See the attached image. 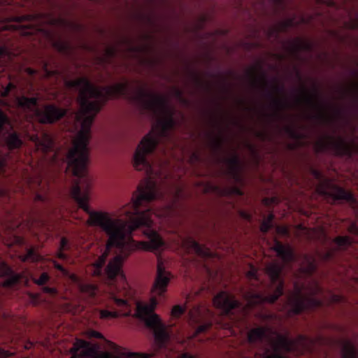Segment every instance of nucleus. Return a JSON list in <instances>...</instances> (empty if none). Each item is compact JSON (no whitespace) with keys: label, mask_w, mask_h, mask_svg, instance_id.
Here are the masks:
<instances>
[{"label":"nucleus","mask_w":358,"mask_h":358,"mask_svg":"<svg viewBox=\"0 0 358 358\" xmlns=\"http://www.w3.org/2000/svg\"><path fill=\"white\" fill-rule=\"evenodd\" d=\"M64 85L69 90L79 91L77 101L80 110L76 113V118L82 123L83 129L73 141L72 148L64 157L55 150L54 140L48 132L34 129L31 133L26 131L25 138L33 142L38 150L43 153L51 152L50 163L53 167L64 173L71 172L77 178L71 189V196L89 215L90 224L100 227L108 237L103 252L93 264L94 275H103L108 281L106 309L99 310L100 318L129 316L132 314L133 307L129 301V291L127 288L122 264L124 259L136 250L156 251L164 245L162 238L152 228V215L156 212L151 205L154 200L161 199L164 195L157 183L149 178L138 185L131 203L120 210L116 218L106 212L91 210L88 202L92 180L87 173L90 127L108 99L121 96L137 102L143 110L155 116L164 113V115L157 120L151 131L142 138L133 157V166L137 171H144L147 175H151L152 168L148 156L155 152L160 141L173 140V131L177 122L164 96L142 87L131 95L127 81L99 87L87 78L81 77L75 80L66 79Z\"/></svg>","instance_id":"nucleus-1"},{"label":"nucleus","mask_w":358,"mask_h":358,"mask_svg":"<svg viewBox=\"0 0 358 358\" xmlns=\"http://www.w3.org/2000/svg\"><path fill=\"white\" fill-rule=\"evenodd\" d=\"M250 343L255 344L268 340L271 343L272 352L266 348L261 358H288L283 352H292L299 349L310 350L315 344V339L306 335L299 334L296 339H292L288 336L278 334L268 327H259L252 329L248 334Z\"/></svg>","instance_id":"nucleus-2"},{"label":"nucleus","mask_w":358,"mask_h":358,"mask_svg":"<svg viewBox=\"0 0 358 358\" xmlns=\"http://www.w3.org/2000/svg\"><path fill=\"white\" fill-rule=\"evenodd\" d=\"M12 92H15L13 94L14 105L24 113V116L27 120L35 118L41 124H53L60 120L67 113L66 109L58 107L54 103L45 104L39 108L37 97L18 96L17 85L12 81H10L6 87L1 85L0 96L2 98H6Z\"/></svg>","instance_id":"nucleus-3"},{"label":"nucleus","mask_w":358,"mask_h":358,"mask_svg":"<svg viewBox=\"0 0 358 358\" xmlns=\"http://www.w3.org/2000/svg\"><path fill=\"white\" fill-rule=\"evenodd\" d=\"M274 250L283 262V264L278 262H272L266 266V272L270 278L271 286L274 288V290L272 293H252L249 301L251 306L266 302L273 303L284 294V282L281 277L284 264L294 262L296 260V255L292 248L285 246L280 242L275 243Z\"/></svg>","instance_id":"nucleus-4"},{"label":"nucleus","mask_w":358,"mask_h":358,"mask_svg":"<svg viewBox=\"0 0 358 358\" xmlns=\"http://www.w3.org/2000/svg\"><path fill=\"white\" fill-rule=\"evenodd\" d=\"M157 303L158 301L155 296L150 299L149 303L137 302L134 315L153 331L156 344L159 348H162L169 341L170 334L166 325L154 312Z\"/></svg>","instance_id":"nucleus-5"},{"label":"nucleus","mask_w":358,"mask_h":358,"mask_svg":"<svg viewBox=\"0 0 358 358\" xmlns=\"http://www.w3.org/2000/svg\"><path fill=\"white\" fill-rule=\"evenodd\" d=\"M23 144L20 134L14 130V126L8 115L0 109V176H5L8 151L18 149ZM5 191L0 189V196Z\"/></svg>","instance_id":"nucleus-6"},{"label":"nucleus","mask_w":358,"mask_h":358,"mask_svg":"<svg viewBox=\"0 0 358 358\" xmlns=\"http://www.w3.org/2000/svg\"><path fill=\"white\" fill-rule=\"evenodd\" d=\"M303 286L294 284V292L287 299L289 314L299 315L305 310H313L323 306L324 301L315 297L316 295L323 293V289L317 281H313L308 286V295L303 294Z\"/></svg>","instance_id":"nucleus-7"},{"label":"nucleus","mask_w":358,"mask_h":358,"mask_svg":"<svg viewBox=\"0 0 358 358\" xmlns=\"http://www.w3.org/2000/svg\"><path fill=\"white\" fill-rule=\"evenodd\" d=\"M353 145L354 142L350 143L341 136L335 138L328 136L327 139L320 140L317 143V148L319 152L331 149L338 156L350 157L352 153Z\"/></svg>","instance_id":"nucleus-8"},{"label":"nucleus","mask_w":358,"mask_h":358,"mask_svg":"<svg viewBox=\"0 0 358 358\" xmlns=\"http://www.w3.org/2000/svg\"><path fill=\"white\" fill-rule=\"evenodd\" d=\"M89 336L91 338H100L103 339L107 347L111 350L114 354L107 352L106 354V357L108 358H152L155 356V352H122L120 349V348L115 344L114 343L109 341L104 338L103 335L96 331L92 330L89 332Z\"/></svg>","instance_id":"nucleus-9"},{"label":"nucleus","mask_w":358,"mask_h":358,"mask_svg":"<svg viewBox=\"0 0 358 358\" xmlns=\"http://www.w3.org/2000/svg\"><path fill=\"white\" fill-rule=\"evenodd\" d=\"M100 345L90 342L76 339L71 348V358H98Z\"/></svg>","instance_id":"nucleus-10"},{"label":"nucleus","mask_w":358,"mask_h":358,"mask_svg":"<svg viewBox=\"0 0 358 358\" xmlns=\"http://www.w3.org/2000/svg\"><path fill=\"white\" fill-rule=\"evenodd\" d=\"M326 185L329 189L322 187L319 188L318 191L321 195L331 198L334 201H345L353 205L357 203V200L352 192L329 181H327Z\"/></svg>","instance_id":"nucleus-11"},{"label":"nucleus","mask_w":358,"mask_h":358,"mask_svg":"<svg viewBox=\"0 0 358 358\" xmlns=\"http://www.w3.org/2000/svg\"><path fill=\"white\" fill-rule=\"evenodd\" d=\"M213 303L224 315H230L233 310L240 306V303L227 292L222 291L215 295Z\"/></svg>","instance_id":"nucleus-12"},{"label":"nucleus","mask_w":358,"mask_h":358,"mask_svg":"<svg viewBox=\"0 0 358 358\" xmlns=\"http://www.w3.org/2000/svg\"><path fill=\"white\" fill-rule=\"evenodd\" d=\"M171 280V273L166 271L163 263L158 262L157 274L152 288L153 294L162 296L166 292L168 285Z\"/></svg>","instance_id":"nucleus-13"},{"label":"nucleus","mask_w":358,"mask_h":358,"mask_svg":"<svg viewBox=\"0 0 358 358\" xmlns=\"http://www.w3.org/2000/svg\"><path fill=\"white\" fill-rule=\"evenodd\" d=\"M0 277L5 278V280L3 282V286L8 288L14 287L18 284L25 281L22 274L14 272L13 269L5 263L0 264Z\"/></svg>","instance_id":"nucleus-14"},{"label":"nucleus","mask_w":358,"mask_h":358,"mask_svg":"<svg viewBox=\"0 0 358 358\" xmlns=\"http://www.w3.org/2000/svg\"><path fill=\"white\" fill-rule=\"evenodd\" d=\"M301 92L305 102L308 106L317 108L319 110V113L317 115H313V117L324 121L329 120V118L324 112L323 106L317 101L318 94L317 89H315L314 94H310L304 87H303Z\"/></svg>","instance_id":"nucleus-15"},{"label":"nucleus","mask_w":358,"mask_h":358,"mask_svg":"<svg viewBox=\"0 0 358 358\" xmlns=\"http://www.w3.org/2000/svg\"><path fill=\"white\" fill-rule=\"evenodd\" d=\"M226 163L228 166L226 170L227 176L236 182H240L241 180V163L239 157L237 155H234L226 159Z\"/></svg>","instance_id":"nucleus-16"},{"label":"nucleus","mask_w":358,"mask_h":358,"mask_svg":"<svg viewBox=\"0 0 358 358\" xmlns=\"http://www.w3.org/2000/svg\"><path fill=\"white\" fill-rule=\"evenodd\" d=\"M187 248L201 258H211L214 254L208 248L189 237L185 241Z\"/></svg>","instance_id":"nucleus-17"},{"label":"nucleus","mask_w":358,"mask_h":358,"mask_svg":"<svg viewBox=\"0 0 358 358\" xmlns=\"http://www.w3.org/2000/svg\"><path fill=\"white\" fill-rule=\"evenodd\" d=\"M50 275L48 273H42L38 278L33 277L32 280L35 284L41 287L43 293L51 296H57L58 292L55 287L47 286L46 284L50 280Z\"/></svg>","instance_id":"nucleus-18"},{"label":"nucleus","mask_w":358,"mask_h":358,"mask_svg":"<svg viewBox=\"0 0 358 358\" xmlns=\"http://www.w3.org/2000/svg\"><path fill=\"white\" fill-rule=\"evenodd\" d=\"M35 17L32 15H17L13 17L10 20L13 22H17L19 24L16 25L13 27L14 29H24L27 30H24L22 31V34L24 35H31V31L30 30V28L29 27L23 26L21 24V23L27 22H32L34 20Z\"/></svg>","instance_id":"nucleus-19"},{"label":"nucleus","mask_w":358,"mask_h":358,"mask_svg":"<svg viewBox=\"0 0 358 358\" xmlns=\"http://www.w3.org/2000/svg\"><path fill=\"white\" fill-rule=\"evenodd\" d=\"M341 358H358V350L349 340H343L342 341Z\"/></svg>","instance_id":"nucleus-20"},{"label":"nucleus","mask_w":358,"mask_h":358,"mask_svg":"<svg viewBox=\"0 0 358 358\" xmlns=\"http://www.w3.org/2000/svg\"><path fill=\"white\" fill-rule=\"evenodd\" d=\"M333 241L336 245L338 250L345 251L352 245L354 240L348 236H338Z\"/></svg>","instance_id":"nucleus-21"},{"label":"nucleus","mask_w":358,"mask_h":358,"mask_svg":"<svg viewBox=\"0 0 358 358\" xmlns=\"http://www.w3.org/2000/svg\"><path fill=\"white\" fill-rule=\"evenodd\" d=\"M80 291L89 296L90 297H94L99 292L97 285L87 282H80L79 284Z\"/></svg>","instance_id":"nucleus-22"},{"label":"nucleus","mask_w":358,"mask_h":358,"mask_svg":"<svg viewBox=\"0 0 358 358\" xmlns=\"http://www.w3.org/2000/svg\"><path fill=\"white\" fill-rule=\"evenodd\" d=\"M202 317V310L199 306H194L189 312V321L192 324H198Z\"/></svg>","instance_id":"nucleus-23"},{"label":"nucleus","mask_w":358,"mask_h":358,"mask_svg":"<svg viewBox=\"0 0 358 358\" xmlns=\"http://www.w3.org/2000/svg\"><path fill=\"white\" fill-rule=\"evenodd\" d=\"M306 266H301V270L306 275H312L316 271L315 260L308 256L306 257Z\"/></svg>","instance_id":"nucleus-24"},{"label":"nucleus","mask_w":358,"mask_h":358,"mask_svg":"<svg viewBox=\"0 0 358 358\" xmlns=\"http://www.w3.org/2000/svg\"><path fill=\"white\" fill-rule=\"evenodd\" d=\"M267 94L271 99L272 105L278 111L282 110L283 109L288 106V102L287 101H283L280 99L274 97L273 94L272 92L268 91Z\"/></svg>","instance_id":"nucleus-25"},{"label":"nucleus","mask_w":358,"mask_h":358,"mask_svg":"<svg viewBox=\"0 0 358 358\" xmlns=\"http://www.w3.org/2000/svg\"><path fill=\"white\" fill-rule=\"evenodd\" d=\"M274 215L271 213L265 217L260 226V229L263 233H267L273 227Z\"/></svg>","instance_id":"nucleus-26"},{"label":"nucleus","mask_w":358,"mask_h":358,"mask_svg":"<svg viewBox=\"0 0 358 358\" xmlns=\"http://www.w3.org/2000/svg\"><path fill=\"white\" fill-rule=\"evenodd\" d=\"M312 45L309 42H301L299 40L294 44L292 51L297 54L301 50H310Z\"/></svg>","instance_id":"nucleus-27"},{"label":"nucleus","mask_w":358,"mask_h":358,"mask_svg":"<svg viewBox=\"0 0 358 358\" xmlns=\"http://www.w3.org/2000/svg\"><path fill=\"white\" fill-rule=\"evenodd\" d=\"M294 24V18L288 17L282 20L278 25L279 31H286L289 28L293 27Z\"/></svg>","instance_id":"nucleus-28"},{"label":"nucleus","mask_w":358,"mask_h":358,"mask_svg":"<svg viewBox=\"0 0 358 358\" xmlns=\"http://www.w3.org/2000/svg\"><path fill=\"white\" fill-rule=\"evenodd\" d=\"M187 308V306L176 305L173 307L171 310V316L174 318H179L182 315H183L185 313Z\"/></svg>","instance_id":"nucleus-29"},{"label":"nucleus","mask_w":358,"mask_h":358,"mask_svg":"<svg viewBox=\"0 0 358 358\" xmlns=\"http://www.w3.org/2000/svg\"><path fill=\"white\" fill-rule=\"evenodd\" d=\"M212 326V322H206L201 324H199L196 330H195V332L194 333V336H196L198 334H201V333H203L205 331H206L207 330H208Z\"/></svg>","instance_id":"nucleus-30"},{"label":"nucleus","mask_w":358,"mask_h":358,"mask_svg":"<svg viewBox=\"0 0 358 358\" xmlns=\"http://www.w3.org/2000/svg\"><path fill=\"white\" fill-rule=\"evenodd\" d=\"M37 257L36 254L34 249L29 248L27 250V254L23 257V261L31 260L35 261L36 260Z\"/></svg>","instance_id":"nucleus-31"},{"label":"nucleus","mask_w":358,"mask_h":358,"mask_svg":"<svg viewBox=\"0 0 358 358\" xmlns=\"http://www.w3.org/2000/svg\"><path fill=\"white\" fill-rule=\"evenodd\" d=\"M285 132L292 138L298 139L300 138L299 134L293 127L287 126L285 127Z\"/></svg>","instance_id":"nucleus-32"},{"label":"nucleus","mask_w":358,"mask_h":358,"mask_svg":"<svg viewBox=\"0 0 358 358\" xmlns=\"http://www.w3.org/2000/svg\"><path fill=\"white\" fill-rule=\"evenodd\" d=\"M347 26L351 29L358 30V14L350 19Z\"/></svg>","instance_id":"nucleus-33"},{"label":"nucleus","mask_w":358,"mask_h":358,"mask_svg":"<svg viewBox=\"0 0 358 358\" xmlns=\"http://www.w3.org/2000/svg\"><path fill=\"white\" fill-rule=\"evenodd\" d=\"M173 94L175 95V96L180 101H182V103H187V101L183 97V92L178 89V88H176V87H174L173 88Z\"/></svg>","instance_id":"nucleus-34"},{"label":"nucleus","mask_w":358,"mask_h":358,"mask_svg":"<svg viewBox=\"0 0 358 358\" xmlns=\"http://www.w3.org/2000/svg\"><path fill=\"white\" fill-rule=\"evenodd\" d=\"M349 91L352 94L355 101L358 103V83H354Z\"/></svg>","instance_id":"nucleus-35"},{"label":"nucleus","mask_w":358,"mask_h":358,"mask_svg":"<svg viewBox=\"0 0 358 358\" xmlns=\"http://www.w3.org/2000/svg\"><path fill=\"white\" fill-rule=\"evenodd\" d=\"M70 249L69 240L66 237H62L60 240L59 250H69Z\"/></svg>","instance_id":"nucleus-36"},{"label":"nucleus","mask_w":358,"mask_h":358,"mask_svg":"<svg viewBox=\"0 0 358 358\" xmlns=\"http://www.w3.org/2000/svg\"><path fill=\"white\" fill-rule=\"evenodd\" d=\"M213 144L215 149H221L223 145V139L221 137L214 138L213 139Z\"/></svg>","instance_id":"nucleus-37"},{"label":"nucleus","mask_w":358,"mask_h":358,"mask_svg":"<svg viewBox=\"0 0 358 358\" xmlns=\"http://www.w3.org/2000/svg\"><path fill=\"white\" fill-rule=\"evenodd\" d=\"M348 231L358 236V225L355 222H352L348 227Z\"/></svg>","instance_id":"nucleus-38"},{"label":"nucleus","mask_w":358,"mask_h":358,"mask_svg":"<svg viewBox=\"0 0 358 358\" xmlns=\"http://www.w3.org/2000/svg\"><path fill=\"white\" fill-rule=\"evenodd\" d=\"M15 354V352H11L9 350H6L1 348H0V358H7Z\"/></svg>","instance_id":"nucleus-39"},{"label":"nucleus","mask_w":358,"mask_h":358,"mask_svg":"<svg viewBox=\"0 0 358 358\" xmlns=\"http://www.w3.org/2000/svg\"><path fill=\"white\" fill-rule=\"evenodd\" d=\"M57 45L59 50L62 52H66L71 48L70 44L66 42H61L58 43Z\"/></svg>","instance_id":"nucleus-40"},{"label":"nucleus","mask_w":358,"mask_h":358,"mask_svg":"<svg viewBox=\"0 0 358 358\" xmlns=\"http://www.w3.org/2000/svg\"><path fill=\"white\" fill-rule=\"evenodd\" d=\"M248 276L251 279L259 280L258 275H257V271L255 267H252L250 271H248Z\"/></svg>","instance_id":"nucleus-41"},{"label":"nucleus","mask_w":358,"mask_h":358,"mask_svg":"<svg viewBox=\"0 0 358 358\" xmlns=\"http://www.w3.org/2000/svg\"><path fill=\"white\" fill-rule=\"evenodd\" d=\"M54 267L57 270L59 271L60 272H62L64 274H66V273H67V271L65 270V268L60 264H59L57 262H54Z\"/></svg>","instance_id":"nucleus-42"},{"label":"nucleus","mask_w":358,"mask_h":358,"mask_svg":"<svg viewBox=\"0 0 358 358\" xmlns=\"http://www.w3.org/2000/svg\"><path fill=\"white\" fill-rule=\"evenodd\" d=\"M313 175L315 176V178L317 180H323V175L322 173L316 169L313 170Z\"/></svg>","instance_id":"nucleus-43"},{"label":"nucleus","mask_w":358,"mask_h":358,"mask_svg":"<svg viewBox=\"0 0 358 358\" xmlns=\"http://www.w3.org/2000/svg\"><path fill=\"white\" fill-rule=\"evenodd\" d=\"M273 89L275 92H278V93H283L284 92L285 88H284L283 85L275 84V85H273Z\"/></svg>","instance_id":"nucleus-44"},{"label":"nucleus","mask_w":358,"mask_h":358,"mask_svg":"<svg viewBox=\"0 0 358 358\" xmlns=\"http://www.w3.org/2000/svg\"><path fill=\"white\" fill-rule=\"evenodd\" d=\"M260 317L264 320H269L274 317V315L272 313H262L261 314Z\"/></svg>","instance_id":"nucleus-45"},{"label":"nucleus","mask_w":358,"mask_h":358,"mask_svg":"<svg viewBox=\"0 0 358 358\" xmlns=\"http://www.w3.org/2000/svg\"><path fill=\"white\" fill-rule=\"evenodd\" d=\"M334 250H328L324 254V259L326 260H330L334 257Z\"/></svg>","instance_id":"nucleus-46"},{"label":"nucleus","mask_w":358,"mask_h":358,"mask_svg":"<svg viewBox=\"0 0 358 358\" xmlns=\"http://www.w3.org/2000/svg\"><path fill=\"white\" fill-rule=\"evenodd\" d=\"M8 54V50L5 46H0V58Z\"/></svg>","instance_id":"nucleus-47"},{"label":"nucleus","mask_w":358,"mask_h":358,"mask_svg":"<svg viewBox=\"0 0 358 358\" xmlns=\"http://www.w3.org/2000/svg\"><path fill=\"white\" fill-rule=\"evenodd\" d=\"M178 358H195V357L190 353L184 352V353H182L181 355H180L178 357Z\"/></svg>","instance_id":"nucleus-48"},{"label":"nucleus","mask_w":358,"mask_h":358,"mask_svg":"<svg viewBox=\"0 0 358 358\" xmlns=\"http://www.w3.org/2000/svg\"><path fill=\"white\" fill-rule=\"evenodd\" d=\"M275 3L282 8V9H285V0H275Z\"/></svg>","instance_id":"nucleus-49"},{"label":"nucleus","mask_w":358,"mask_h":358,"mask_svg":"<svg viewBox=\"0 0 358 358\" xmlns=\"http://www.w3.org/2000/svg\"><path fill=\"white\" fill-rule=\"evenodd\" d=\"M64 250H59L58 253H57V257L58 258L61 259H67V255H66L64 252Z\"/></svg>","instance_id":"nucleus-50"},{"label":"nucleus","mask_w":358,"mask_h":358,"mask_svg":"<svg viewBox=\"0 0 358 358\" xmlns=\"http://www.w3.org/2000/svg\"><path fill=\"white\" fill-rule=\"evenodd\" d=\"M332 301L335 303H339L342 301V297L339 295L333 294Z\"/></svg>","instance_id":"nucleus-51"},{"label":"nucleus","mask_w":358,"mask_h":358,"mask_svg":"<svg viewBox=\"0 0 358 358\" xmlns=\"http://www.w3.org/2000/svg\"><path fill=\"white\" fill-rule=\"evenodd\" d=\"M107 52L110 56L113 57L115 55V50L114 48H108Z\"/></svg>","instance_id":"nucleus-52"},{"label":"nucleus","mask_w":358,"mask_h":358,"mask_svg":"<svg viewBox=\"0 0 358 358\" xmlns=\"http://www.w3.org/2000/svg\"><path fill=\"white\" fill-rule=\"evenodd\" d=\"M257 137L262 138V140H264L266 138V134L263 132H257Z\"/></svg>","instance_id":"nucleus-53"},{"label":"nucleus","mask_w":358,"mask_h":358,"mask_svg":"<svg viewBox=\"0 0 358 358\" xmlns=\"http://www.w3.org/2000/svg\"><path fill=\"white\" fill-rule=\"evenodd\" d=\"M27 72L31 76H34L36 73V71L30 68L27 69Z\"/></svg>","instance_id":"nucleus-54"},{"label":"nucleus","mask_w":358,"mask_h":358,"mask_svg":"<svg viewBox=\"0 0 358 358\" xmlns=\"http://www.w3.org/2000/svg\"><path fill=\"white\" fill-rule=\"evenodd\" d=\"M194 79L197 83L201 84L202 82L199 77H198L197 76H194Z\"/></svg>","instance_id":"nucleus-55"},{"label":"nucleus","mask_w":358,"mask_h":358,"mask_svg":"<svg viewBox=\"0 0 358 358\" xmlns=\"http://www.w3.org/2000/svg\"><path fill=\"white\" fill-rule=\"evenodd\" d=\"M279 230H280L281 232L285 234H287L288 233V231H287V228L279 229Z\"/></svg>","instance_id":"nucleus-56"},{"label":"nucleus","mask_w":358,"mask_h":358,"mask_svg":"<svg viewBox=\"0 0 358 358\" xmlns=\"http://www.w3.org/2000/svg\"><path fill=\"white\" fill-rule=\"evenodd\" d=\"M262 80H263V81H264V85L267 87V86H268V82H267V80H266L265 75H263Z\"/></svg>","instance_id":"nucleus-57"},{"label":"nucleus","mask_w":358,"mask_h":358,"mask_svg":"<svg viewBox=\"0 0 358 358\" xmlns=\"http://www.w3.org/2000/svg\"><path fill=\"white\" fill-rule=\"evenodd\" d=\"M181 194H182V190L180 189H178L176 192L177 196L179 197Z\"/></svg>","instance_id":"nucleus-58"},{"label":"nucleus","mask_w":358,"mask_h":358,"mask_svg":"<svg viewBox=\"0 0 358 358\" xmlns=\"http://www.w3.org/2000/svg\"><path fill=\"white\" fill-rule=\"evenodd\" d=\"M235 191L237 192V194H238L240 195L242 194V192H241V191L239 189L235 188Z\"/></svg>","instance_id":"nucleus-59"},{"label":"nucleus","mask_w":358,"mask_h":358,"mask_svg":"<svg viewBox=\"0 0 358 358\" xmlns=\"http://www.w3.org/2000/svg\"><path fill=\"white\" fill-rule=\"evenodd\" d=\"M31 346H32V343H29L25 346V348H31Z\"/></svg>","instance_id":"nucleus-60"},{"label":"nucleus","mask_w":358,"mask_h":358,"mask_svg":"<svg viewBox=\"0 0 358 358\" xmlns=\"http://www.w3.org/2000/svg\"><path fill=\"white\" fill-rule=\"evenodd\" d=\"M37 198L38 200L43 201V197L41 195H37Z\"/></svg>","instance_id":"nucleus-61"},{"label":"nucleus","mask_w":358,"mask_h":358,"mask_svg":"<svg viewBox=\"0 0 358 358\" xmlns=\"http://www.w3.org/2000/svg\"><path fill=\"white\" fill-rule=\"evenodd\" d=\"M337 113H338V115H340L341 114V111L340 110H337Z\"/></svg>","instance_id":"nucleus-62"},{"label":"nucleus","mask_w":358,"mask_h":358,"mask_svg":"<svg viewBox=\"0 0 358 358\" xmlns=\"http://www.w3.org/2000/svg\"><path fill=\"white\" fill-rule=\"evenodd\" d=\"M250 76L254 77V73L253 72H250Z\"/></svg>","instance_id":"nucleus-63"},{"label":"nucleus","mask_w":358,"mask_h":358,"mask_svg":"<svg viewBox=\"0 0 358 358\" xmlns=\"http://www.w3.org/2000/svg\"><path fill=\"white\" fill-rule=\"evenodd\" d=\"M187 300L188 301H190V297H189V296H187Z\"/></svg>","instance_id":"nucleus-64"}]
</instances>
